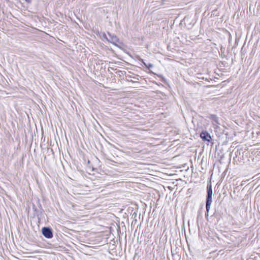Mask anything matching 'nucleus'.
I'll return each instance as SVG.
<instances>
[{"label":"nucleus","instance_id":"7ed1b4c3","mask_svg":"<svg viewBox=\"0 0 260 260\" xmlns=\"http://www.w3.org/2000/svg\"><path fill=\"white\" fill-rule=\"evenodd\" d=\"M108 35L109 38L108 39L106 36H105V38L108 42L113 44L114 45H116L117 43H119V39L115 35L111 34L109 32H108ZM105 36L106 35H105Z\"/></svg>","mask_w":260,"mask_h":260},{"label":"nucleus","instance_id":"f03ea898","mask_svg":"<svg viewBox=\"0 0 260 260\" xmlns=\"http://www.w3.org/2000/svg\"><path fill=\"white\" fill-rule=\"evenodd\" d=\"M114 222L117 228H126L129 225L128 219L125 217H115Z\"/></svg>","mask_w":260,"mask_h":260},{"label":"nucleus","instance_id":"1a4fd4ad","mask_svg":"<svg viewBox=\"0 0 260 260\" xmlns=\"http://www.w3.org/2000/svg\"><path fill=\"white\" fill-rule=\"evenodd\" d=\"M137 223V220H135V221H133L132 223V225H134V226H136L137 228H138V224L136 225V224Z\"/></svg>","mask_w":260,"mask_h":260},{"label":"nucleus","instance_id":"423d86ee","mask_svg":"<svg viewBox=\"0 0 260 260\" xmlns=\"http://www.w3.org/2000/svg\"><path fill=\"white\" fill-rule=\"evenodd\" d=\"M210 118L213 121V125L219 124V122L218 121V117L215 115H211L210 117Z\"/></svg>","mask_w":260,"mask_h":260},{"label":"nucleus","instance_id":"39448f33","mask_svg":"<svg viewBox=\"0 0 260 260\" xmlns=\"http://www.w3.org/2000/svg\"><path fill=\"white\" fill-rule=\"evenodd\" d=\"M42 233L47 238H51L53 236L50 229H42Z\"/></svg>","mask_w":260,"mask_h":260},{"label":"nucleus","instance_id":"f257e3e1","mask_svg":"<svg viewBox=\"0 0 260 260\" xmlns=\"http://www.w3.org/2000/svg\"><path fill=\"white\" fill-rule=\"evenodd\" d=\"M207 194L206 196V209L207 212H209L211 205L212 203V188L211 184H208L207 187Z\"/></svg>","mask_w":260,"mask_h":260},{"label":"nucleus","instance_id":"0eeeda50","mask_svg":"<svg viewBox=\"0 0 260 260\" xmlns=\"http://www.w3.org/2000/svg\"><path fill=\"white\" fill-rule=\"evenodd\" d=\"M260 153V152H256L254 154H255V156L253 158V160H255V161H259V157H258V155H259V153Z\"/></svg>","mask_w":260,"mask_h":260},{"label":"nucleus","instance_id":"20e7f679","mask_svg":"<svg viewBox=\"0 0 260 260\" xmlns=\"http://www.w3.org/2000/svg\"><path fill=\"white\" fill-rule=\"evenodd\" d=\"M200 137L204 141L210 142L211 140L210 135L206 131L202 132L200 134Z\"/></svg>","mask_w":260,"mask_h":260},{"label":"nucleus","instance_id":"9b49d317","mask_svg":"<svg viewBox=\"0 0 260 260\" xmlns=\"http://www.w3.org/2000/svg\"><path fill=\"white\" fill-rule=\"evenodd\" d=\"M259 200V196L256 195V197H255V202L257 201H258Z\"/></svg>","mask_w":260,"mask_h":260},{"label":"nucleus","instance_id":"f8f14e48","mask_svg":"<svg viewBox=\"0 0 260 260\" xmlns=\"http://www.w3.org/2000/svg\"><path fill=\"white\" fill-rule=\"evenodd\" d=\"M27 3H30L31 2V0H25Z\"/></svg>","mask_w":260,"mask_h":260},{"label":"nucleus","instance_id":"9d476101","mask_svg":"<svg viewBox=\"0 0 260 260\" xmlns=\"http://www.w3.org/2000/svg\"><path fill=\"white\" fill-rule=\"evenodd\" d=\"M112 226H114V227H115V226H117L116 224L115 223V222H114V220L113 221V222L111 223V226L109 227V228H112Z\"/></svg>","mask_w":260,"mask_h":260},{"label":"nucleus","instance_id":"6e6552de","mask_svg":"<svg viewBox=\"0 0 260 260\" xmlns=\"http://www.w3.org/2000/svg\"><path fill=\"white\" fill-rule=\"evenodd\" d=\"M141 60L143 62V63L144 64V65L146 66V67H147L148 69L152 68L153 66V64L151 63H149V64H147L146 63H145L144 62L143 59H141Z\"/></svg>","mask_w":260,"mask_h":260},{"label":"nucleus","instance_id":"ddd939ff","mask_svg":"<svg viewBox=\"0 0 260 260\" xmlns=\"http://www.w3.org/2000/svg\"><path fill=\"white\" fill-rule=\"evenodd\" d=\"M188 224H189V226H190V221H188Z\"/></svg>","mask_w":260,"mask_h":260}]
</instances>
